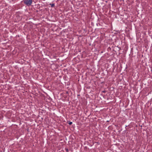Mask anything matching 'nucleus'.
Returning a JSON list of instances; mask_svg holds the SVG:
<instances>
[{
  "mask_svg": "<svg viewBox=\"0 0 152 152\" xmlns=\"http://www.w3.org/2000/svg\"><path fill=\"white\" fill-rule=\"evenodd\" d=\"M32 0H23L24 3L28 6H30L32 3Z\"/></svg>",
  "mask_w": 152,
  "mask_h": 152,
  "instance_id": "f257e3e1",
  "label": "nucleus"
},
{
  "mask_svg": "<svg viewBox=\"0 0 152 152\" xmlns=\"http://www.w3.org/2000/svg\"><path fill=\"white\" fill-rule=\"evenodd\" d=\"M50 5H51V7H53L55 6L54 4H50Z\"/></svg>",
  "mask_w": 152,
  "mask_h": 152,
  "instance_id": "f03ea898",
  "label": "nucleus"
},
{
  "mask_svg": "<svg viewBox=\"0 0 152 152\" xmlns=\"http://www.w3.org/2000/svg\"><path fill=\"white\" fill-rule=\"evenodd\" d=\"M68 122H68V123L70 125H71L72 124V122H70V121H68Z\"/></svg>",
  "mask_w": 152,
  "mask_h": 152,
  "instance_id": "7ed1b4c3",
  "label": "nucleus"
},
{
  "mask_svg": "<svg viewBox=\"0 0 152 152\" xmlns=\"http://www.w3.org/2000/svg\"><path fill=\"white\" fill-rule=\"evenodd\" d=\"M65 150H66V152H68L69 150H68V148H65Z\"/></svg>",
  "mask_w": 152,
  "mask_h": 152,
  "instance_id": "20e7f679",
  "label": "nucleus"
},
{
  "mask_svg": "<svg viewBox=\"0 0 152 152\" xmlns=\"http://www.w3.org/2000/svg\"><path fill=\"white\" fill-rule=\"evenodd\" d=\"M106 92V91H105V90L104 91H102V92L103 93H105Z\"/></svg>",
  "mask_w": 152,
  "mask_h": 152,
  "instance_id": "39448f33",
  "label": "nucleus"
}]
</instances>
